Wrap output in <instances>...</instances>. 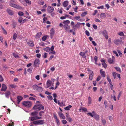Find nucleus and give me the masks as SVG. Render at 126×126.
<instances>
[{"mask_svg":"<svg viewBox=\"0 0 126 126\" xmlns=\"http://www.w3.org/2000/svg\"><path fill=\"white\" fill-rule=\"evenodd\" d=\"M100 72L101 76L103 77H105V72L103 71L102 69H101L100 70Z\"/></svg>","mask_w":126,"mask_h":126,"instance_id":"obj_25","label":"nucleus"},{"mask_svg":"<svg viewBox=\"0 0 126 126\" xmlns=\"http://www.w3.org/2000/svg\"><path fill=\"white\" fill-rule=\"evenodd\" d=\"M39 4L43 5L44 4V2L43 1L41 0L39 2Z\"/></svg>","mask_w":126,"mask_h":126,"instance_id":"obj_48","label":"nucleus"},{"mask_svg":"<svg viewBox=\"0 0 126 126\" xmlns=\"http://www.w3.org/2000/svg\"><path fill=\"white\" fill-rule=\"evenodd\" d=\"M10 5L11 7H13L14 8H17V5L16 4L14 3H10Z\"/></svg>","mask_w":126,"mask_h":126,"instance_id":"obj_30","label":"nucleus"},{"mask_svg":"<svg viewBox=\"0 0 126 126\" xmlns=\"http://www.w3.org/2000/svg\"><path fill=\"white\" fill-rule=\"evenodd\" d=\"M6 11L9 15H10L12 16L14 14V13L13 11L10 9H7Z\"/></svg>","mask_w":126,"mask_h":126,"instance_id":"obj_9","label":"nucleus"},{"mask_svg":"<svg viewBox=\"0 0 126 126\" xmlns=\"http://www.w3.org/2000/svg\"><path fill=\"white\" fill-rule=\"evenodd\" d=\"M58 114L60 117L64 119H65V117L62 113L59 112Z\"/></svg>","mask_w":126,"mask_h":126,"instance_id":"obj_17","label":"nucleus"},{"mask_svg":"<svg viewBox=\"0 0 126 126\" xmlns=\"http://www.w3.org/2000/svg\"><path fill=\"white\" fill-rule=\"evenodd\" d=\"M47 19V17H45L43 19V22L44 23H45L46 22V20Z\"/></svg>","mask_w":126,"mask_h":126,"instance_id":"obj_59","label":"nucleus"},{"mask_svg":"<svg viewBox=\"0 0 126 126\" xmlns=\"http://www.w3.org/2000/svg\"><path fill=\"white\" fill-rule=\"evenodd\" d=\"M39 64V60L38 59H36L34 61V67H38Z\"/></svg>","mask_w":126,"mask_h":126,"instance_id":"obj_7","label":"nucleus"},{"mask_svg":"<svg viewBox=\"0 0 126 126\" xmlns=\"http://www.w3.org/2000/svg\"><path fill=\"white\" fill-rule=\"evenodd\" d=\"M5 94L6 97L9 98L11 94V92L9 91H7L5 92Z\"/></svg>","mask_w":126,"mask_h":126,"instance_id":"obj_14","label":"nucleus"},{"mask_svg":"<svg viewBox=\"0 0 126 126\" xmlns=\"http://www.w3.org/2000/svg\"><path fill=\"white\" fill-rule=\"evenodd\" d=\"M115 68L116 70L118 71L121 73V70L120 68L119 67H115Z\"/></svg>","mask_w":126,"mask_h":126,"instance_id":"obj_33","label":"nucleus"},{"mask_svg":"<svg viewBox=\"0 0 126 126\" xmlns=\"http://www.w3.org/2000/svg\"><path fill=\"white\" fill-rule=\"evenodd\" d=\"M43 50L47 52H48L49 51L50 49L49 47H47L46 48H44L43 49Z\"/></svg>","mask_w":126,"mask_h":126,"instance_id":"obj_29","label":"nucleus"},{"mask_svg":"<svg viewBox=\"0 0 126 126\" xmlns=\"http://www.w3.org/2000/svg\"><path fill=\"white\" fill-rule=\"evenodd\" d=\"M47 54L46 53H45L43 55V58H46L47 57Z\"/></svg>","mask_w":126,"mask_h":126,"instance_id":"obj_51","label":"nucleus"},{"mask_svg":"<svg viewBox=\"0 0 126 126\" xmlns=\"http://www.w3.org/2000/svg\"><path fill=\"white\" fill-rule=\"evenodd\" d=\"M62 122L64 124H65L67 123V122L66 120H63L62 121Z\"/></svg>","mask_w":126,"mask_h":126,"instance_id":"obj_61","label":"nucleus"},{"mask_svg":"<svg viewBox=\"0 0 126 126\" xmlns=\"http://www.w3.org/2000/svg\"><path fill=\"white\" fill-rule=\"evenodd\" d=\"M87 13L86 12H84L81 14V16L82 17H84L87 14Z\"/></svg>","mask_w":126,"mask_h":126,"instance_id":"obj_45","label":"nucleus"},{"mask_svg":"<svg viewBox=\"0 0 126 126\" xmlns=\"http://www.w3.org/2000/svg\"><path fill=\"white\" fill-rule=\"evenodd\" d=\"M98 57L97 56H95L94 58V59L95 61V63L96 64H97V60Z\"/></svg>","mask_w":126,"mask_h":126,"instance_id":"obj_43","label":"nucleus"},{"mask_svg":"<svg viewBox=\"0 0 126 126\" xmlns=\"http://www.w3.org/2000/svg\"><path fill=\"white\" fill-rule=\"evenodd\" d=\"M33 109L34 110L38 109V110H44V106H42V104H36L33 107Z\"/></svg>","mask_w":126,"mask_h":126,"instance_id":"obj_3","label":"nucleus"},{"mask_svg":"<svg viewBox=\"0 0 126 126\" xmlns=\"http://www.w3.org/2000/svg\"><path fill=\"white\" fill-rule=\"evenodd\" d=\"M93 28L95 30H96L97 28V26L95 24L93 25Z\"/></svg>","mask_w":126,"mask_h":126,"instance_id":"obj_63","label":"nucleus"},{"mask_svg":"<svg viewBox=\"0 0 126 126\" xmlns=\"http://www.w3.org/2000/svg\"><path fill=\"white\" fill-rule=\"evenodd\" d=\"M102 64L103 65V67L105 68H106L107 67V64L105 63H102Z\"/></svg>","mask_w":126,"mask_h":126,"instance_id":"obj_50","label":"nucleus"},{"mask_svg":"<svg viewBox=\"0 0 126 126\" xmlns=\"http://www.w3.org/2000/svg\"><path fill=\"white\" fill-rule=\"evenodd\" d=\"M88 73L89 75V79L92 80L93 79V77L94 75V74L93 71L90 70H88Z\"/></svg>","mask_w":126,"mask_h":126,"instance_id":"obj_6","label":"nucleus"},{"mask_svg":"<svg viewBox=\"0 0 126 126\" xmlns=\"http://www.w3.org/2000/svg\"><path fill=\"white\" fill-rule=\"evenodd\" d=\"M22 104L24 106L28 108L31 107L32 105L31 102L28 100L23 101Z\"/></svg>","mask_w":126,"mask_h":126,"instance_id":"obj_2","label":"nucleus"},{"mask_svg":"<svg viewBox=\"0 0 126 126\" xmlns=\"http://www.w3.org/2000/svg\"><path fill=\"white\" fill-rule=\"evenodd\" d=\"M56 122L58 126H59L60 125V122L59 119L56 120Z\"/></svg>","mask_w":126,"mask_h":126,"instance_id":"obj_62","label":"nucleus"},{"mask_svg":"<svg viewBox=\"0 0 126 126\" xmlns=\"http://www.w3.org/2000/svg\"><path fill=\"white\" fill-rule=\"evenodd\" d=\"M122 42V40L118 39H116L114 40V43L117 45H118Z\"/></svg>","mask_w":126,"mask_h":126,"instance_id":"obj_8","label":"nucleus"},{"mask_svg":"<svg viewBox=\"0 0 126 126\" xmlns=\"http://www.w3.org/2000/svg\"><path fill=\"white\" fill-rule=\"evenodd\" d=\"M29 100H35V98L32 97H30L29 98Z\"/></svg>","mask_w":126,"mask_h":126,"instance_id":"obj_60","label":"nucleus"},{"mask_svg":"<svg viewBox=\"0 0 126 126\" xmlns=\"http://www.w3.org/2000/svg\"><path fill=\"white\" fill-rule=\"evenodd\" d=\"M42 34V33L41 32H38L35 37L37 39H38L40 37Z\"/></svg>","mask_w":126,"mask_h":126,"instance_id":"obj_18","label":"nucleus"},{"mask_svg":"<svg viewBox=\"0 0 126 126\" xmlns=\"http://www.w3.org/2000/svg\"><path fill=\"white\" fill-rule=\"evenodd\" d=\"M117 34L118 35L122 36H123L124 35V33L122 32H120L119 33H118Z\"/></svg>","mask_w":126,"mask_h":126,"instance_id":"obj_36","label":"nucleus"},{"mask_svg":"<svg viewBox=\"0 0 126 126\" xmlns=\"http://www.w3.org/2000/svg\"><path fill=\"white\" fill-rule=\"evenodd\" d=\"M17 37V35L16 33H15L13 35V39L15 40L16 38Z\"/></svg>","mask_w":126,"mask_h":126,"instance_id":"obj_44","label":"nucleus"},{"mask_svg":"<svg viewBox=\"0 0 126 126\" xmlns=\"http://www.w3.org/2000/svg\"><path fill=\"white\" fill-rule=\"evenodd\" d=\"M107 80L109 81L110 84L111 85V84H112L111 81L109 76H108L107 77Z\"/></svg>","mask_w":126,"mask_h":126,"instance_id":"obj_35","label":"nucleus"},{"mask_svg":"<svg viewBox=\"0 0 126 126\" xmlns=\"http://www.w3.org/2000/svg\"><path fill=\"white\" fill-rule=\"evenodd\" d=\"M70 21L68 20H67L66 21H64L63 22V23L64 24H69L70 23Z\"/></svg>","mask_w":126,"mask_h":126,"instance_id":"obj_32","label":"nucleus"},{"mask_svg":"<svg viewBox=\"0 0 126 126\" xmlns=\"http://www.w3.org/2000/svg\"><path fill=\"white\" fill-rule=\"evenodd\" d=\"M63 27L65 30L66 31H68L70 28V26L68 25V24H64Z\"/></svg>","mask_w":126,"mask_h":126,"instance_id":"obj_15","label":"nucleus"},{"mask_svg":"<svg viewBox=\"0 0 126 126\" xmlns=\"http://www.w3.org/2000/svg\"><path fill=\"white\" fill-rule=\"evenodd\" d=\"M66 113V119L69 122H71L72 121V119L69 116L68 114Z\"/></svg>","mask_w":126,"mask_h":126,"instance_id":"obj_11","label":"nucleus"},{"mask_svg":"<svg viewBox=\"0 0 126 126\" xmlns=\"http://www.w3.org/2000/svg\"><path fill=\"white\" fill-rule=\"evenodd\" d=\"M105 17V14L104 13H102L101 14L100 17L101 18H104Z\"/></svg>","mask_w":126,"mask_h":126,"instance_id":"obj_28","label":"nucleus"},{"mask_svg":"<svg viewBox=\"0 0 126 126\" xmlns=\"http://www.w3.org/2000/svg\"><path fill=\"white\" fill-rule=\"evenodd\" d=\"M38 120L34 121L33 122V124L36 125L37 124H38Z\"/></svg>","mask_w":126,"mask_h":126,"instance_id":"obj_64","label":"nucleus"},{"mask_svg":"<svg viewBox=\"0 0 126 126\" xmlns=\"http://www.w3.org/2000/svg\"><path fill=\"white\" fill-rule=\"evenodd\" d=\"M83 111H87V109L86 108H83L81 109Z\"/></svg>","mask_w":126,"mask_h":126,"instance_id":"obj_54","label":"nucleus"},{"mask_svg":"<svg viewBox=\"0 0 126 126\" xmlns=\"http://www.w3.org/2000/svg\"><path fill=\"white\" fill-rule=\"evenodd\" d=\"M85 33L87 36H90L89 32L87 30H86L85 31Z\"/></svg>","mask_w":126,"mask_h":126,"instance_id":"obj_55","label":"nucleus"},{"mask_svg":"<svg viewBox=\"0 0 126 126\" xmlns=\"http://www.w3.org/2000/svg\"><path fill=\"white\" fill-rule=\"evenodd\" d=\"M18 15L20 16H22L24 14L21 11L19 12H18Z\"/></svg>","mask_w":126,"mask_h":126,"instance_id":"obj_49","label":"nucleus"},{"mask_svg":"<svg viewBox=\"0 0 126 126\" xmlns=\"http://www.w3.org/2000/svg\"><path fill=\"white\" fill-rule=\"evenodd\" d=\"M13 55L16 58H19V57L18 56V55L16 54L13 53Z\"/></svg>","mask_w":126,"mask_h":126,"instance_id":"obj_41","label":"nucleus"},{"mask_svg":"<svg viewBox=\"0 0 126 126\" xmlns=\"http://www.w3.org/2000/svg\"><path fill=\"white\" fill-rule=\"evenodd\" d=\"M94 117L96 121H98L99 119V116L98 115L96 114V113H94Z\"/></svg>","mask_w":126,"mask_h":126,"instance_id":"obj_20","label":"nucleus"},{"mask_svg":"<svg viewBox=\"0 0 126 126\" xmlns=\"http://www.w3.org/2000/svg\"><path fill=\"white\" fill-rule=\"evenodd\" d=\"M18 22L19 23H21L23 21V18L20 17H19L18 19Z\"/></svg>","mask_w":126,"mask_h":126,"instance_id":"obj_40","label":"nucleus"},{"mask_svg":"<svg viewBox=\"0 0 126 126\" xmlns=\"http://www.w3.org/2000/svg\"><path fill=\"white\" fill-rule=\"evenodd\" d=\"M33 89L36 90L39 92H42L43 90L42 88L41 87H39L36 85H34L32 86Z\"/></svg>","mask_w":126,"mask_h":126,"instance_id":"obj_4","label":"nucleus"},{"mask_svg":"<svg viewBox=\"0 0 126 126\" xmlns=\"http://www.w3.org/2000/svg\"><path fill=\"white\" fill-rule=\"evenodd\" d=\"M113 75V76L114 78V79H115L117 76V74L115 72H113L112 73Z\"/></svg>","mask_w":126,"mask_h":126,"instance_id":"obj_47","label":"nucleus"},{"mask_svg":"<svg viewBox=\"0 0 126 126\" xmlns=\"http://www.w3.org/2000/svg\"><path fill=\"white\" fill-rule=\"evenodd\" d=\"M47 97L48 99L50 100H51L53 99V98L52 96L49 95L47 96Z\"/></svg>","mask_w":126,"mask_h":126,"instance_id":"obj_38","label":"nucleus"},{"mask_svg":"<svg viewBox=\"0 0 126 126\" xmlns=\"http://www.w3.org/2000/svg\"><path fill=\"white\" fill-rule=\"evenodd\" d=\"M47 37L46 36H43L42 39V40L43 41H45Z\"/></svg>","mask_w":126,"mask_h":126,"instance_id":"obj_39","label":"nucleus"},{"mask_svg":"<svg viewBox=\"0 0 126 126\" xmlns=\"http://www.w3.org/2000/svg\"><path fill=\"white\" fill-rule=\"evenodd\" d=\"M87 53V51H86L85 52H81L79 53V55L81 56L83 58H86V56H85V54Z\"/></svg>","mask_w":126,"mask_h":126,"instance_id":"obj_16","label":"nucleus"},{"mask_svg":"<svg viewBox=\"0 0 126 126\" xmlns=\"http://www.w3.org/2000/svg\"><path fill=\"white\" fill-rule=\"evenodd\" d=\"M7 89V87L6 85L4 84H2L1 91H5Z\"/></svg>","mask_w":126,"mask_h":126,"instance_id":"obj_12","label":"nucleus"},{"mask_svg":"<svg viewBox=\"0 0 126 126\" xmlns=\"http://www.w3.org/2000/svg\"><path fill=\"white\" fill-rule=\"evenodd\" d=\"M122 92L121 91L119 93V94L117 98L118 100L119 99V98L121 96V94H122Z\"/></svg>","mask_w":126,"mask_h":126,"instance_id":"obj_56","label":"nucleus"},{"mask_svg":"<svg viewBox=\"0 0 126 126\" xmlns=\"http://www.w3.org/2000/svg\"><path fill=\"white\" fill-rule=\"evenodd\" d=\"M108 61L110 63H112L113 62V60L111 58H109L108 59Z\"/></svg>","mask_w":126,"mask_h":126,"instance_id":"obj_42","label":"nucleus"},{"mask_svg":"<svg viewBox=\"0 0 126 126\" xmlns=\"http://www.w3.org/2000/svg\"><path fill=\"white\" fill-rule=\"evenodd\" d=\"M117 51L120 56V57H122V52L119 50H117Z\"/></svg>","mask_w":126,"mask_h":126,"instance_id":"obj_46","label":"nucleus"},{"mask_svg":"<svg viewBox=\"0 0 126 126\" xmlns=\"http://www.w3.org/2000/svg\"><path fill=\"white\" fill-rule=\"evenodd\" d=\"M54 10V8L53 7L50 6L48 7L47 8V11L49 13H51Z\"/></svg>","mask_w":126,"mask_h":126,"instance_id":"obj_10","label":"nucleus"},{"mask_svg":"<svg viewBox=\"0 0 126 126\" xmlns=\"http://www.w3.org/2000/svg\"><path fill=\"white\" fill-rule=\"evenodd\" d=\"M104 104H105V108H106L108 107V106L107 105V102L106 101H105L104 102Z\"/></svg>","mask_w":126,"mask_h":126,"instance_id":"obj_58","label":"nucleus"},{"mask_svg":"<svg viewBox=\"0 0 126 126\" xmlns=\"http://www.w3.org/2000/svg\"><path fill=\"white\" fill-rule=\"evenodd\" d=\"M72 106L71 105H69L64 108V109L65 110H69L71 108Z\"/></svg>","mask_w":126,"mask_h":126,"instance_id":"obj_31","label":"nucleus"},{"mask_svg":"<svg viewBox=\"0 0 126 126\" xmlns=\"http://www.w3.org/2000/svg\"><path fill=\"white\" fill-rule=\"evenodd\" d=\"M54 101L56 103H58V104L60 106H62V104L61 103L59 102V100H58V102L57 101V100L56 98H54L53 99Z\"/></svg>","mask_w":126,"mask_h":126,"instance_id":"obj_22","label":"nucleus"},{"mask_svg":"<svg viewBox=\"0 0 126 126\" xmlns=\"http://www.w3.org/2000/svg\"><path fill=\"white\" fill-rule=\"evenodd\" d=\"M100 32L105 37L106 39H108V35L107 32L106 30L101 31Z\"/></svg>","mask_w":126,"mask_h":126,"instance_id":"obj_5","label":"nucleus"},{"mask_svg":"<svg viewBox=\"0 0 126 126\" xmlns=\"http://www.w3.org/2000/svg\"><path fill=\"white\" fill-rule=\"evenodd\" d=\"M51 81L50 80H48L47 81V87L48 88L50 87L51 85Z\"/></svg>","mask_w":126,"mask_h":126,"instance_id":"obj_24","label":"nucleus"},{"mask_svg":"<svg viewBox=\"0 0 126 126\" xmlns=\"http://www.w3.org/2000/svg\"><path fill=\"white\" fill-rule=\"evenodd\" d=\"M17 103L19 104L23 99V97L20 96H18L17 97Z\"/></svg>","mask_w":126,"mask_h":126,"instance_id":"obj_13","label":"nucleus"},{"mask_svg":"<svg viewBox=\"0 0 126 126\" xmlns=\"http://www.w3.org/2000/svg\"><path fill=\"white\" fill-rule=\"evenodd\" d=\"M113 53L114 54H115L118 57L119 56V55L117 53V52H116V51H113Z\"/></svg>","mask_w":126,"mask_h":126,"instance_id":"obj_57","label":"nucleus"},{"mask_svg":"<svg viewBox=\"0 0 126 126\" xmlns=\"http://www.w3.org/2000/svg\"><path fill=\"white\" fill-rule=\"evenodd\" d=\"M28 45L31 47H33L34 46V43L33 41H29L27 43Z\"/></svg>","mask_w":126,"mask_h":126,"instance_id":"obj_21","label":"nucleus"},{"mask_svg":"<svg viewBox=\"0 0 126 126\" xmlns=\"http://www.w3.org/2000/svg\"><path fill=\"white\" fill-rule=\"evenodd\" d=\"M44 113V111H41L39 112V115L41 116L40 117L38 116V112L36 111H34L32 112L31 113V115L33 116L32 117H30L29 119L30 120H31V121L35 120H36L41 119H42V118L41 116H42L43 114Z\"/></svg>","mask_w":126,"mask_h":126,"instance_id":"obj_1","label":"nucleus"},{"mask_svg":"<svg viewBox=\"0 0 126 126\" xmlns=\"http://www.w3.org/2000/svg\"><path fill=\"white\" fill-rule=\"evenodd\" d=\"M10 86L12 88H15L17 87V86L15 84H11L10 85Z\"/></svg>","mask_w":126,"mask_h":126,"instance_id":"obj_37","label":"nucleus"},{"mask_svg":"<svg viewBox=\"0 0 126 126\" xmlns=\"http://www.w3.org/2000/svg\"><path fill=\"white\" fill-rule=\"evenodd\" d=\"M38 124L39 125H42L44 124V120H38Z\"/></svg>","mask_w":126,"mask_h":126,"instance_id":"obj_26","label":"nucleus"},{"mask_svg":"<svg viewBox=\"0 0 126 126\" xmlns=\"http://www.w3.org/2000/svg\"><path fill=\"white\" fill-rule=\"evenodd\" d=\"M25 2H26L28 5H31V1H30L29 0H24Z\"/></svg>","mask_w":126,"mask_h":126,"instance_id":"obj_34","label":"nucleus"},{"mask_svg":"<svg viewBox=\"0 0 126 126\" xmlns=\"http://www.w3.org/2000/svg\"><path fill=\"white\" fill-rule=\"evenodd\" d=\"M32 68H29L27 70V71L30 73H31L32 72Z\"/></svg>","mask_w":126,"mask_h":126,"instance_id":"obj_53","label":"nucleus"},{"mask_svg":"<svg viewBox=\"0 0 126 126\" xmlns=\"http://www.w3.org/2000/svg\"><path fill=\"white\" fill-rule=\"evenodd\" d=\"M68 2L67 0L64 1L63 3V5L64 7H66L68 5Z\"/></svg>","mask_w":126,"mask_h":126,"instance_id":"obj_23","label":"nucleus"},{"mask_svg":"<svg viewBox=\"0 0 126 126\" xmlns=\"http://www.w3.org/2000/svg\"><path fill=\"white\" fill-rule=\"evenodd\" d=\"M102 123L103 125H105L106 123V120L104 119H102Z\"/></svg>","mask_w":126,"mask_h":126,"instance_id":"obj_52","label":"nucleus"},{"mask_svg":"<svg viewBox=\"0 0 126 126\" xmlns=\"http://www.w3.org/2000/svg\"><path fill=\"white\" fill-rule=\"evenodd\" d=\"M50 36L51 38H52V37L53 36L55 33L54 30L53 28H52L50 30Z\"/></svg>","mask_w":126,"mask_h":126,"instance_id":"obj_19","label":"nucleus"},{"mask_svg":"<svg viewBox=\"0 0 126 126\" xmlns=\"http://www.w3.org/2000/svg\"><path fill=\"white\" fill-rule=\"evenodd\" d=\"M92 102V99L90 96H89L88 100V105L90 104Z\"/></svg>","mask_w":126,"mask_h":126,"instance_id":"obj_27","label":"nucleus"}]
</instances>
